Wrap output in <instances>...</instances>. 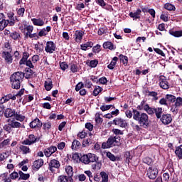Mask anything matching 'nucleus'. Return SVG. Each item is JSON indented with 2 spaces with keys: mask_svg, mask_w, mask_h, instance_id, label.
I'll list each match as a JSON object with an SVG mask.
<instances>
[{
  "mask_svg": "<svg viewBox=\"0 0 182 182\" xmlns=\"http://www.w3.org/2000/svg\"><path fill=\"white\" fill-rule=\"evenodd\" d=\"M140 15H141V10L140 9H137L135 12H130L129 16L130 18H133L134 19H140Z\"/></svg>",
  "mask_w": 182,
  "mask_h": 182,
  "instance_id": "nucleus-21",
  "label": "nucleus"
},
{
  "mask_svg": "<svg viewBox=\"0 0 182 182\" xmlns=\"http://www.w3.org/2000/svg\"><path fill=\"white\" fill-rule=\"evenodd\" d=\"M171 112L173 114H177L178 113V107L176 106L175 105H173L171 107Z\"/></svg>",
  "mask_w": 182,
  "mask_h": 182,
  "instance_id": "nucleus-57",
  "label": "nucleus"
},
{
  "mask_svg": "<svg viewBox=\"0 0 182 182\" xmlns=\"http://www.w3.org/2000/svg\"><path fill=\"white\" fill-rule=\"evenodd\" d=\"M112 107L114 108V107L112 105H102L100 107V110H102V112H106V110H109V109Z\"/></svg>",
  "mask_w": 182,
  "mask_h": 182,
  "instance_id": "nucleus-51",
  "label": "nucleus"
},
{
  "mask_svg": "<svg viewBox=\"0 0 182 182\" xmlns=\"http://www.w3.org/2000/svg\"><path fill=\"white\" fill-rule=\"evenodd\" d=\"M164 8L167 9V11H174L176 9V7L173 4L168 3L164 5Z\"/></svg>",
  "mask_w": 182,
  "mask_h": 182,
  "instance_id": "nucleus-52",
  "label": "nucleus"
},
{
  "mask_svg": "<svg viewBox=\"0 0 182 182\" xmlns=\"http://www.w3.org/2000/svg\"><path fill=\"white\" fill-rule=\"evenodd\" d=\"M34 48L36 50H37V52H38L39 53H41V52H43V45L40 43L35 44Z\"/></svg>",
  "mask_w": 182,
  "mask_h": 182,
  "instance_id": "nucleus-45",
  "label": "nucleus"
},
{
  "mask_svg": "<svg viewBox=\"0 0 182 182\" xmlns=\"http://www.w3.org/2000/svg\"><path fill=\"white\" fill-rule=\"evenodd\" d=\"M176 107H180L182 106V97H177L176 100H175V104Z\"/></svg>",
  "mask_w": 182,
  "mask_h": 182,
  "instance_id": "nucleus-55",
  "label": "nucleus"
},
{
  "mask_svg": "<svg viewBox=\"0 0 182 182\" xmlns=\"http://www.w3.org/2000/svg\"><path fill=\"white\" fill-rule=\"evenodd\" d=\"M14 117L17 122H23V120H25V116L18 114L17 112H16Z\"/></svg>",
  "mask_w": 182,
  "mask_h": 182,
  "instance_id": "nucleus-46",
  "label": "nucleus"
},
{
  "mask_svg": "<svg viewBox=\"0 0 182 182\" xmlns=\"http://www.w3.org/2000/svg\"><path fill=\"white\" fill-rule=\"evenodd\" d=\"M99 64V61L97 60H92L90 62V68H96Z\"/></svg>",
  "mask_w": 182,
  "mask_h": 182,
  "instance_id": "nucleus-60",
  "label": "nucleus"
},
{
  "mask_svg": "<svg viewBox=\"0 0 182 182\" xmlns=\"http://www.w3.org/2000/svg\"><path fill=\"white\" fill-rule=\"evenodd\" d=\"M23 14H25V8L22 7L17 10V14L18 16H23Z\"/></svg>",
  "mask_w": 182,
  "mask_h": 182,
  "instance_id": "nucleus-63",
  "label": "nucleus"
},
{
  "mask_svg": "<svg viewBox=\"0 0 182 182\" xmlns=\"http://www.w3.org/2000/svg\"><path fill=\"white\" fill-rule=\"evenodd\" d=\"M65 173L68 174V176L73 177V168L70 166H65Z\"/></svg>",
  "mask_w": 182,
  "mask_h": 182,
  "instance_id": "nucleus-40",
  "label": "nucleus"
},
{
  "mask_svg": "<svg viewBox=\"0 0 182 182\" xmlns=\"http://www.w3.org/2000/svg\"><path fill=\"white\" fill-rule=\"evenodd\" d=\"M107 157L111 160V161H117V157H116L112 152H107Z\"/></svg>",
  "mask_w": 182,
  "mask_h": 182,
  "instance_id": "nucleus-50",
  "label": "nucleus"
},
{
  "mask_svg": "<svg viewBox=\"0 0 182 182\" xmlns=\"http://www.w3.org/2000/svg\"><path fill=\"white\" fill-rule=\"evenodd\" d=\"M60 68L61 70L65 72V70H66V69L69 68V65H68L66 62H60Z\"/></svg>",
  "mask_w": 182,
  "mask_h": 182,
  "instance_id": "nucleus-47",
  "label": "nucleus"
},
{
  "mask_svg": "<svg viewBox=\"0 0 182 182\" xmlns=\"http://www.w3.org/2000/svg\"><path fill=\"white\" fill-rule=\"evenodd\" d=\"M159 85L161 89L164 90H167V89H170V85H168V82L167 81V78L165 76L161 75L159 77Z\"/></svg>",
  "mask_w": 182,
  "mask_h": 182,
  "instance_id": "nucleus-11",
  "label": "nucleus"
},
{
  "mask_svg": "<svg viewBox=\"0 0 182 182\" xmlns=\"http://www.w3.org/2000/svg\"><path fill=\"white\" fill-rule=\"evenodd\" d=\"M175 154L178 156L179 160L182 159V145L176 148Z\"/></svg>",
  "mask_w": 182,
  "mask_h": 182,
  "instance_id": "nucleus-32",
  "label": "nucleus"
},
{
  "mask_svg": "<svg viewBox=\"0 0 182 182\" xmlns=\"http://www.w3.org/2000/svg\"><path fill=\"white\" fill-rule=\"evenodd\" d=\"M58 181L59 182H68L69 179L68 178V176L65 175H61L58 177Z\"/></svg>",
  "mask_w": 182,
  "mask_h": 182,
  "instance_id": "nucleus-56",
  "label": "nucleus"
},
{
  "mask_svg": "<svg viewBox=\"0 0 182 182\" xmlns=\"http://www.w3.org/2000/svg\"><path fill=\"white\" fill-rule=\"evenodd\" d=\"M60 167V162L56 159H53L48 164V168L51 173H55V168Z\"/></svg>",
  "mask_w": 182,
  "mask_h": 182,
  "instance_id": "nucleus-9",
  "label": "nucleus"
},
{
  "mask_svg": "<svg viewBox=\"0 0 182 182\" xmlns=\"http://www.w3.org/2000/svg\"><path fill=\"white\" fill-rule=\"evenodd\" d=\"M9 38H11L14 41H20L22 39V37H21V33L17 31H13L11 33H10Z\"/></svg>",
  "mask_w": 182,
  "mask_h": 182,
  "instance_id": "nucleus-22",
  "label": "nucleus"
},
{
  "mask_svg": "<svg viewBox=\"0 0 182 182\" xmlns=\"http://www.w3.org/2000/svg\"><path fill=\"white\" fill-rule=\"evenodd\" d=\"M124 157L126 158V163H130V161L132 160V156H130V153L129 151L125 153Z\"/></svg>",
  "mask_w": 182,
  "mask_h": 182,
  "instance_id": "nucleus-61",
  "label": "nucleus"
},
{
  "mask_svg": "<svg viewBox=\"0 0 182 182\" xmlns=\"http://www.w3.org/2000/svg\"><path fill=\"white\" fill-rule=\"evenodd\" d=\"M90 144H92V139H87L82 141V147H87Z\"/></svg>",
  "mask_w": 182,
  "mask_h": 182,
  "instance_id": "nucleus-58",
  "label": "nucleus"
},
{
  "mask_svg": "<svg viewBox=\"0 0 182 182\" xmlns=\"http://www.w3.org/2000/svg\"><path fill=\"white\" fill-rule=\"evenodd\" d=\"M25 77V74L22 72H16L10 77L12 89H21V84Z\"/></svg>",
  "mask_w": 182,
  "mask_h": 182,
  "instance_id": "nucleus-2",
  "label": "nucleus"
},
{
  "mask_svg": "<svg viewBox=\"0 0 182 182\" xmlns=\"http://www.w3.org/2000/svg\"><path fill=\"white\" fill-rule=\"evenodd\" d=\"M2 58L4 59L5 63H7V65H11V63L14 62V58H12L11 51H3Z\"/></svg>",
  "mask_w": 182,
  "mask_h": 182,
  "instance_id": "nucleus-12",
  "label": "nucleus"
},
{
  "mask_svg": "<svg viewBox=\"0 0 182 182\" xmlns=\"http://www.w3.org/2000/svg\"><path fill=\"white\" fill-rule=\"evenodd\" d=\"M31 129H36L42 127V122L39 120L38 118H36L33 121H32L29 124Z\"/></svg>",
  "mask_w": 182,
  "mask_h": 182,
  "instance_id": "nucleus-17",
  "label": "nucleus"
},
{
  "mask_svg": "<svg viewBox=\"0 0 182 182\" xmlns=\"http://www.w3.org/2000/svg\"><path fill=\"white\" fill-rule=\"evenodd\" d=\"M154 113L157 119H161L162 117L161 114H163V108L161 107L154 108Z\"/></svg>",
  "mask_w": 182,
  "mask_h": 182,
  "instance_id": "nucleus-29",
  "label": "nucleus"
},
{
  "mask_svg": "<svg viewBox=\"0 0 182 182\" xmlns=\"http://www.w3.org/2000/svg\"><path fill=\"white\" fill-rule=\"evenodd\" d=\"M8 25L9 26V21L8 20H3L0 21V31H4Z\"/></svg>",
  "mask_w": 182,
  "mask_h": 182,
  "instance_id": "nucleus-35",
  "label": "nucleus"
},
{
  "mask_svg": "<svg viewBox=\"0 0 182 182\" xmlns=\"http://www.w3.org/2000/svg\"><path fill=\"white\" fill-rule=\"evenodd\" d=\"M100 176H101V178H102V181L101 182H107L109 181V175H107V173H106V172H100Z\"/></svg>",
  "mask_w": 182,
  "mask_h": 182,
  "instance_id": "nucleus-41",
  "label": "nucleus"
},
{
  "mask_svg": "<svg viewBox=\"0 0 182 182\" xmlns=\"http://www.w3.org/2000/svg\"><path fill=\"white\" fill-rule=\"evenodd\" d=\"M157 92L154 91H149L148 92V96H151V97H154V100H158L159 97H157Z\"/></svg>",
  "mask_w": 182,
  "mask_h": 182,
  "instance_id": "nucleus-54",
  "label": "nucleus"
},
{
  "mask_svg": "<svg viewBox=\"0 0 182 182\" xmlns=\"http://www.w3.org/2000/svg\"><path fill=\"white\" fill-rule=\"evenodd\" d=\"M7 16L9 19L6 21H9V26H14L15 25V18L14 17L15 16V14H14L12 11H9L7 13Z\"/></svg>",
  "mask_w": 182,
  "mask_h": 182,
  "instance_id": "nucleus-18",
  "label": "nucleus"
},
{
  "mask_svg": "<svg viewBox=\"0 0 182 182\" xmlns=\"http://www.w3.org/2000/svg\"><path fill=\"white\" fill-rule=\"evenodd\" d=\"M23 93H25V89L22 88L16 95H12L11 93L7 94L1 98L0 104L4 105V103H6V102H9L10 100H16V97H21V96L23 95Z\"/></svg>",
  "mask_w": 182,
  "mask_h": 182,
  "instance_id": "nucleus-4",
  "label": "nucleus"
},
{
  "mask_svg": "<svg viewBox=\"0 0 182 182\" xmlns=\"http://www.w3.org/2000/svg\"><path fill=\"white\" fill-rule=\"evenodd\" d=\"M80 160L84 164H90V163H95V161H98L99 156L95 154L89 153L87 154L82 155L80 157Z\"/></svg>",
  "mask_w": 182,
  "mask_h": 182,
  "instance_id": "nucleus-5",
  "label": "nucleus"
},
{
  "mask_svg": "<svg viewBox=\"0 0 182 182\" xmlns=\"http://www.w3.org/2000/svg\"><path fill=\"white\" fill-rule=\"evenodd\" d=\"M43 166V159H40L38 160H36L33 162V170H39V168H41V166Z\"/></svg>",
  "mask_w": 182,
  "mask_h": 182,
  "instance_id": "nucleus-19",
  "label": "nucleus"
},
{
  "mask_svg": "<svg viewBox=\"0 0 182 182\" xmlns=\"http://www.w3.org/2000/svg\"><path fill=\"white\" fill-rule=\"evenodd\" d=\"M143 109L145 110V112H146V113H148V114H154L155 108L150 107L148 104L144 105Z\"/></svg>",
  "mask_w": 182,
  "mask_h": 182,
  "instance_id": "nucleus-30",
  "label": "nucleus"
},
{
  "mask_svg": "<svg viewBox=\"0 0 182 182\" xmlns=\"http://www.w3.org/2000/svg\"><path fill=\"white\" fill-rule=\"evenodd\" d=\"M70 70H71L72 73H76L79 70V67L77 66V64H70Z\"/></svg>",
  "mask_w": 182,
  "mask_h": 182,
  "instance_id": "nucleus-43",
  "label": "nucleus"
},
{
  "mask_svg": "<svg viewBox=\"0 0 182 182\" xmlns=\"http://www.w3.org/2000/svg\"><path fill=\"white\" fill-rule=\"evenodd\" d=\"M28 58H29V53L24 52L23 53V56H22L21 59L19 61V65H25L26 61L28 60Z\"/></svg>",
  "mask_w": 182,
  "mask_h": 182,
  "instance_id": "nucleus-28",
  "label": "nucleus"
},
{
  "mask_svg": "<svg viewBox=\"0 0 182 182\" xmlns=\"http://www.w3.org/2000/svg\"><path fill=\"white\" fill-rule=\"evenodd\" d=\"M159 174V169H157V167L156 166H150L146 170V176L148 178H150V180H154L157 177V175Z\"/></svg>",
  "mask_w": 182,
  "mask_h": 182,
  "instance_id": "nucleus-6",
  "label": "nucleus"
},
{
  "mask_svg": "<svg viewBox=\"0 0 182 182\" xmlns=\"http://www.w3.org/2000/svg\"><path fill=\"white\" fill-rule=\"evenodd\" d=\"M43 127L44 130H49L52 127V124L50 122H46L43 124Z\"/></svg>",
  "mask_w": 182,
  "mask_h": 182,
  "instance_id": "nucleus-62",
  "label": "nucleus"
},
{
  "mask_svg": "<svg viewBox=\"0 0 182 182\" xmlns=\"http://www.w3.org/2000/svg\"><path fill=\"white\" fill-rule=\"evenodd\" d=\"M104 49H109V50H114L116 49V46L110 41H106L103 43Z\"/></svg>",
  "mask_w": 182,
  "mask_h": 182,
  "instance_id": "nucleus-20",
  "label": "nucleus"
},
{
  "mask_svg": "<svg viewBox=\"0 0 182 182\" xmlns=\"http://www.w3.org/2000/svg\"><path fill=\"white\" fill-rule=\"evenodd\" d=\"M47 53H53L56 50V44L53 41H48L45 47Z\"/></svg>",
  "mask_w": 182,
  "mask_h": 182,
  "instance_id": "nucleus-10",
  "label": "nucleus"
},
{
  "mask_svg": "<svg viewBox=\"0 0 182 182\" xmlns=\"http://www.w3.org/2000/svg\"><path fill=\"white\" fill-rule=\"evenodd\" d=\"M98 35H100V36H102V35H105V33H107V27H106V26H102L98 31H97Z\"/></svg>",
  "mask_w": 182,
  "mask_h": 182,
  "instance_id": "nucleus-36",
  "label": "nucleus"
},
{
  "mask_svg": "<svg viewBox=\"0 0 182 182\" xmlns=\"http://www.w3.org/2000/svg\"><path fill=\"white\" fill-rule=\"evenodd\" d=\"M119 60L123 65H127L129 62V58L126 55H119Z\"/></svg>",
  "mask_w": 182,
  "mask_h": 182,
  "instance_id": "nucleus-44",
  "label": "nucleus"
},
{
  "mask_svg": "<svg viewBox=\"0 0 182 182\" xmlns=\"http://www.w3.org/2000/svg\"><path fill=\"white\" fill-rule=\"evenodd\" d=\"M20 150L22 151L23 154H28V153H31L29 147L24 145L20 146Z\"/></svg>",
  "mask_w": 182,
  "mask_h": 182,
  "instance_id": "nucleus-42",
  "label": "nucleus"
},
{
  "mask_svg": "<svg viewBox=\"0 0 182 182\" xmlns=\"http://www.w3.org/2000/svg\"><path fill=\"white\" fill-rule=\"evenodd\" d=\"M133 119L136 122H138V124L141 127H149V115L144 112H140L139 110L133 109Z\"/></svg>",
  "mask_w": 182,
  "mask_h": 182,
  "instance_id": "nucleus-1",
  "label": "nucleus"
},
{
  "mask_svg": "<svg viewBox=\"0 0 182 182\" xmlns=\"http://www.w3.org/2000/svg\"><path fill=\"white\" fill-rule=\"evenodd\" d=\"M15 114H16V111L11 108H6L4 111V116L6 119H12V117H15Z\"/></svg>",
  "mask_w": 182,
  "mask_h": 182,
  "instance_id": "nucleus-15",
  "label": "nucleus"
},
{
  "mask_svg": "<svg viewBox=\"0 0 182 182\" xmlns=\"http://www.w3.org/2000/svg\"><path fill=\"white\" fill-rule=\"evenodd\" d=\"M79 147H80V142L76 139H75L73 141L72 146H71V149L73 150H77V149H79Z\"/></svg>",
  "mask_w": 182,
  "mask_h": 182,
  "instance_id": "nucleus-38",
  "label": "nucleus"
},
{
  "mask_svg": "<svg viewBox=\"0 0 182 182\" xmlns=\"http://www.w3.org/2000/svg\"><path fill=\"white\" fill-rule=\"evenodd\" d=\"M111 124H115V126H118L119 127H122V129H126L127 127V122L122 118H115L111 122Z\"/></svg>",
  "mask_w": 182,
  "mask_h": 182,
  "instance_id": "nucleus-8",
  "label": "nucleus"
},
{
  "mask_svg": "<svg viewBox=\"0 0 182 182\" xmlns=\"http://www.w3.org/2000/svg\"><path fill=\"white\" fill-rule=\"evenodd\" d=\"M151 159L150 157H146L143 159V163L145 164H147L148 166H150L151 164Z\"/></svg>",
  "mask_w": 182,
  "mask_h": 182,
  "instance_id": "nucleus-64",
  "label": "nucleus"
},
{
  "mask_svg": "<svg viewBox=\"0 0 182 182\" xmlns=\"http://www.w3.org/2000/svg\"><path fill=\"white\" fill-rule=\"evenodd\" d=\"M7 123H9L13 129H25V126L18 122L16 118H9L7 119Z\"/></svg>",
  "mask_w": 182,
  "mask_h": 182,
  "instance_id": "nucleus-7",
  "label": "nucleus"
},
{
  "mask_svg": "<svg viewBox=\"0 0 182 182\" xmlns=\"http://www.w3.org/2000/svg\"><path fill=\"white\" fill-rule=\"evenodd\" d=\"M75 41L77 43H80L82 39H83V31H75Z\"/></svg>",
  "mask_w": 182,
  "mask_h": 182,
  "instance_id": "nucleus-26",
  "label": "nucleus"
},
{
  "mask_svg": "<svg viewBox=\"0 0 182 182\" xmlns=\"http://www.w3.org/2000/svg\"><path fill=\"white\" fill-rule=\"evenodd\" d=\"M1 178H2L4 182H11V178L8 176V174L6 173H2L1 175Z\"/></svg>",
  "mask_w": 182,
  "mask_h": 182,
  "instance_id": "nucleus-49",
  "label": "nucleus"
},
{
  "mask_svg": "<svg viewBox=\"0 0 182 182\" xmlns=\"http://www.w3.org/2000/svg\"><path fill=\"white\" fill-rule=\"evenodd\" d=\"M36 141H38V138L33 134H30L28 136V139L24 140L22 142V144H26V146H31L32 144H35Z\"/></svg>",
  "mask_w": 182,
  "mask_h": 182,
  "instance_id": "nucleus-13",
  "label": "nucleus"
},
{
  "mask_svg": "<svg viewBox=\"0 0 182 182\" xmlns=\"http://www.w3.org/2000/svg\"><path fill=\"white\" fill-rule=\"evenodd\" d=\"M120 145V136H110L107 142H104L102 144V149H110V147H113V146H119Z\"/></svg>",
  "mask_w": 182,
  "mask_h": 182,
  "instance_id": "nucleus-3",
  "label": "nucleus"
},
{
  "mask_svg": "<svg viewBox=\"0 0 182 182\" xmlns=\"http://www.w3.org/2000/svg\"><path fill=\"white\" fill-rule=\"evenodd\" d=\"M12 127L9 124V122L7 124H5L3 127V129L5 130V132H6L7 133H11V132H12Z\"/></svg>",
  "mask_w": 182,
  "mask_h": 182,
  "instance_id": "nucleus-53",
  "label": "nucleus"
},
{
  "mask_svg": "<svg viewBox=\"0 0 182 182\" xmlns=\"http://www.w3.org/2000/svg\"><path fill=\"white\" fill-rule=\"evenodd\" d=\"M44 87L46 90H47V92H49V90H51L52 87H53V84H52V80H48V81H45Z\"/></svg>",
  "mask_w": 182,
  "mask_h": 182,
  "instance_id": "nucleus-31",
  "label": "nucleus"
},
{
  "mask_svg": "<svg viewBox=\"0 0 182 182\" xmlns=\"http://www.w3.org/2000/svg\"><path fill=\"white\" fill-rule=\"evenodd\" d=\"M102 90H103V88H102L99 85H96L95 87V89H94L93 92H92L93 96H98L99 93H100V92H102Z\"/></svg>",
  "mask_w": 182,
  "mask_h": 182,
  "instance_id": "nucleus-37",
  "label": "nucleus"
},
{
  "mask_svg": "<svg viewBox=\"0 0 182 182\" xmlns=\"http://www.w3.org/2000/svg\"><path fill=\"white\" fill-rule=\"evenodd\" d=\"M160 120L163 124H170L173 122V118L170 114H164L160 118Z\"/></svg>",
  "mask_w": 182,
  "mask_h": 182,
  "instance_id": "nucleus-14",
  "label": "nucleus"
},
{
  "mask_svg": "<svg viewBox=\"0 0 182 182\" xmlns=\"http://www.w3.org/2000/svg\"><path fill=\"white\" fill-rule=\"evenodd\" d=\"M21 32H24L25 29L27 31V35L30 36L32 32H33V26H27L26 27H19Z\"/></svg>",
  "mask_w": 182,
  "mask_h": 182,
  "instance_id": "nucleus-27",
  "label": "nucleus"
},
{
  "mask_svg": "<svg viewBox=\"0 0 182 182\" xmlns=\"http://www.w3.org/2000/svg\"><path fill=\"white\" fill-rule=\"evenodd\" d=\"M166 100L168 102H171V103H174V102H176V96L173 95H166Z\"/></svg>",
  "mask_w": 182,
  "mask_h": 182,
  "instance_id": "nucleus-48",
  "label": "nucleus"
},
{
  "mask_svg": "<svg viewBox=\"0 0 182 182\" xmlns=\"http://www.w3.org/2000/svg\"><path fill=\"white\" fill-rule=\"evenodd\" d=\"M93 47V43L92 41H88L85 43L80 45V48L82 50H87V49H90V48Z\"/></svg>",
  "mask_w": 182,
  "mask_h": 182,
  "instance_id": "nucleus-24",
  "label": "nucleus"
},
{
  "mask_svg": "<svg viewBox=\"0 0 182 182\" xmlns=\"http://www.w3.org/2000/svg\"><path fill=\"white\" fill-rule=\"evenodd\" d=\"M31 22L35 26H43L45 25V21L41 18H32Z\"/></svg>",
  "mask_w": 182,
  "mask_h": 182,
  "instance_id": "nucleus-23",
  "label": "nucleus"
},
{
  "mask_svg": "<svg viewBox=\"0 0 182 182\" xmlns=\"http://www.w3.org/2000/svg\"><path fill=\"white\" fill-rule=\"evenodd\" d=\"M169 35L171 36H174V38H181L182 36V31H174V30H169L168 31Z\"/></svg>",
  "mask_w": 182,
  "mask_h": 182,
  "instance_id": "nucleus-25",
  "label": "nucleus"
},
{
  "mask_svg": "<svg viewBox=\"0 0 182 182\" xmlns=\"http://www.w3.org/2000/svg\"><path fill=\"white\" fill-rule=\"evenodd\" d=\"M11 140L9 139H4L1 144H0V149H2V147H5V146H8Z\"/></svg>",
  "mask_w": 182,
  "mask_h": 182,
  "instance_id": "nucleus-59",
  "label": "nucleus"
},
{
  "mask_svg": "<svg viewBox=\"0 0 182 182\" xmlns=\"http://www.w3.org/2000/svg\"><path fill=\"white\" fill-rule=\"evenodd\" d=\"M18 175L20 176V180H28V178L31 177V175H29V173H23L22 171H20L18 172Z\"/></svg>",
  "mask_w": 182,
  "mask_h": 182,
  "instance_id": "nucleus-39",
  "label": "nucleus"
},
{
  "mask_svg": "<svg viewBox=\"0 0 182 182\" xmlns=\"http://www.w3.org/2000/svg\"><path fill=\"white\" fill-rule=\"evenodd\" d=\"M95 164H93L92 165V170H95V171H97L102 168V162L97 161H95Z\"/></svg>",
  "mask_w": 182,
  "mask_h": 182,
  "instance_id": "nucleus-33",
  "label": "nucleus"
},
{
  "mask_svg": "<svg viewBox=\"0 0 182 182\" xmlns=\"http://www.w3.org/2000/svg\"><path fill=\"white\" fill-rule=\"evenodd\" d=\"M117 60H119V58L117 57H114L111 63L107 65L108 69H114V66H116Z\"/></svg>",
  "mask_w": 182,
  "mask_h": 182,
  "instance_id": "nucleus-34",
  "label": "nucleus"
},
{
  "mask_svg": "<svg viewBox=\"0 0 182 182\" xmlns=\"http://www.w3.org/2000/svg\"><path fill=\"white\" fill-rule=\"evenodd\" d=\"M57 151L58 148L56 146H50L44 150V154L46 157H50L51 154H53V153H55Z\"/></svg>",
  "mask_w": 182,
  "mask_h": 182,
  "instance_id": "nucleus-16",
  "label": "nucleus"
}]
</instances>
